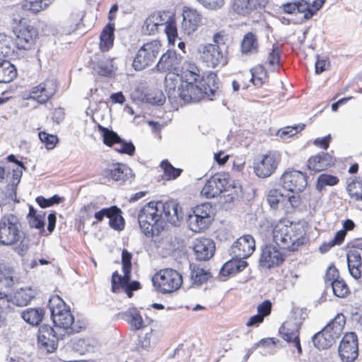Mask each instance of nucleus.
Masks as SVG:
<instances>
[{
    "label": "nucleus",
    "instance_id": "f257e3e1",
    "mask_svg": "<svg viewBox=\"0 0 362 362\" xmlns=\"http://www.w3.org/2000/svg\"><path fill=\"white\" fill-rule=\"evenodd\" d=\"M184 216L182 207L175 201L151 202L140 210L138 220L143 233L151 237L158 235L168 223L180 226Z\"/></svg>",
    "mask_w": 362,
    "mask_h": 362
},
{
    "label": "nucleus",
    "instance_id": "f03ea898",
    "mask_svg": "<svg viewBox=\"0 0 362 362\" xmlns=\"http://www.w3.org/2000/svg\"><path fill=\"white\" fill-rule=\"evenodd\" d=\"M0 244L14 246L19 255H24L29 247V240L22 230L21 224L17 216L6 214L0 219Z\"/></svg>",
    "mask_w": 362,
    "mask_h": 362
},
{
    "label": "nucleus",
    "instance_id": "7ed1b4c3",
    "mask_svg": "<svg viewBox=\"0 0 362 362\" xmlns=\"http://www.w3.org/2000/svg\"><path fill=\"white\" fill-rule=\"evenodd\" d=\"M305 231L298 224L280 221L274 227V242L282 250L296 251L305 241Z\"/></svg>",
    "mask_w": 362,
    "mask_h": 362
},
{
    "label": "nucleus",
    "instance_id": "20e7f679",
    "mask_svg": "<svg viewBox=\"0 0 362 362\" xmlns=\"http://www.w3.org/2000/svg\"><path fill=\"white\" fill-rule=\"evenodd\" d=\"M180 68L182 73L180 94L183 100L189 102L197 99L202 94V88L197 84L200 79L199 69L195 64L188 61L181 64Z\"/></svg>",
    "mask_w": 362,
    "mask_h": 362
},
{
    "label": "nucleus",
    "instance_id": "39448f33",
    "mask_svg": "<svg viewBox=\"0 0 362 362\" xmlns=\"http://www.w3.org/2000/svg\"><path fill=\"white\" fill-rule=\"evenodd\" d=\"M345 322L344 315L337 314L334 319L313 336L314 346L318 349L329 348L341 337Z\"/></svg>",
    "mask_w": 362,
    "mask_h": 362
},
{
    "label": "nucleus",
    "instance_id": "423d86ee",
    "mask_svg": "<svg viewBox=\"0 0 362 362\" xmlns=\"http://www.w3.org/2000/svg\"><path fill=\"white\" fill-rule=\"evenodd\" d=\"M152 282L158 292L165 294L177 290L182 285V278L176 270L167 268L158 272L153 276Z\"/></svg>",
    "mask_w": 362,
    "mask_h": 362
},
{
    "label": "nucleus",
    "instance_id": "0eeeda50",
    "mask_svg": "<svg viewBox=\"0 0 362 362\" xmlns=\"http://www.w3.org/2000/svg\"><path fill=\"white\" fill-rule=\"evenodd\" d=\"M49 308L51 312V316L56 327L64 329H71L74 331L71 327L74 323V316L70 310L66 308L63 300L59 296H54L49 298Z\"/></svg>",
    "mask_w": 362,
    "mask_h": 362
},
{
    "label": "nucleus",
    "instance_id": "6e6552de",
    "mask_svg": "<svg viewBox=\"0 0 362 362\" xmlns=\"http://www.w3.org/2000/svg\"><path fill=\"white\" fill-rule=\"evenodd\" d=\"M326 0H314L312 3L307 0H292L282 4L279 8L284 13H303L305 20L310 19L318 11Z\"/></svg>",
    "mask_w": 362,
    "mask_h": 362
},
{
    "label": "nucleus",
    "instance_id": "1a4fd4ad",
    "mask_svg": "<svg viewBox=\"0 0 362 362\" xmlns=\"http://www.w3.org/2000/svg\"><path fill=\"white\" fill-rule=\"evenodd\" d=\"M161 49V43L158 40H152L145 43L136 52L132 66L135 70L140 71L151 66L156 60Z\"/></svg>",
    "mask_w": 362,
    "mask_h": 362
},
{
    "label": "nucleus",
    "instance_id": "9d476101",
    "mask_svg": "<svg viewBox=\"0 0 362 362\" xmlns=\"http://www.w3.org/2000/svg\"><path fill=\"white\" fill-rule=\"evenodd\" d=\"M281 160L279 151H271L256 158L254 170L257 176L262 178L269 177L276 169Z\"/></svg>",
    "mask_w": 362,
    "mask_h": 362
},
{
    "label": "nucleus",
    "instance_id": "9b49d317",
    "mask_svg": "<svg viewBox=\"0 0 362 362\" xmlns=\"http://www.w3.org/2000/svg\"><path fill=\"white\" fill-rule=\"evenodd\" d=\"M300 320L295 316H290L279 328L281 337L287 342L293 344L297 349L298 354H301L302 348L299 339Z\"/></svg>",
    "mask_w": 362,
    "mask_h": 362
},
{
    "label": "nucleus",
    "instance_id": "f8f14e48",
    "mask_svg": "<svg viewBox=\"0 0 362 362\" xmlns=\"http://www.w3.org/2000/svg\"><path fill=\"white\" fill-rule=\"evenodd\" d=\"M58 83L55 78H49L34 86L30 90L29 99L45 104L52 98L57 90Z\"/></svg>",
    "mask_w": 362,
    "mask_h": 362
},
{
    "label": "nucleus",
    "instance_id": "ddd939ff",
    "mask_svg": "<svg viewBox=\"0 0 362 362\" xmlns=\"http://www.w3.org/2000/svg\"><path fill=\"white\" fill-rule=\"evenodd\" d=\"M281 181L285 189L294 193L303 192L308 185L305 174L293 168L288 169L284 173Z\"/></svg>",
    "mask_w": 362,
    "mask_h": 362
},
{
    "label": "nucleus",
    "instance_id": "4468645a",
    "mask_svg": "<svg viewBox=\"0 0 362 362\" xmlns=\"http://www.w3.org/2000/svg\"><path fill=\"white\" fill-rule=\"evenodd\" d=\"M202 59L208 67L216 68L227 64L226 53L219 45L207 44L203 47Z\"/></svg>",
    "mask_w": 362,
    "mask_h": 362
},
{
    "label": "nucleus",
    "instance_id": "2eb2a0df",
    "mask_svg": "<svg viewBox=\"0 0 362 362\" xmlns=\"http://www.w3.org/2000/svg\"><path fill=\"white\" fill-rule=\"evenodd\" d=\"M286 255L280 250V247L272 244H267L262 247L259 260V266L265 269H271L281 264Z\"/></svg>",
    "mask_w": 362,
    "mask_h": 362
},
{
    "label": "nucleus",
    "instance_id": "dca6fc26",
    "mask_svg": "<svg viewBox=\"0 0 362 362\" xmlns=\"http://www.w3.org/2000/svg\"><path fill=\"white\" fill-rule=\"evenodd\" d=\"M228 175L218 173L212 176L203 187L201 193L208 199L214 198L226 190Z\"/></svg>",
    "mask_w": 362,
    "mask_h": 362
},
{
    "label": "nucleus",
    "instance_id": "f3484780",
    "mask_svg": "<svg viewBox=\"0 0 362 362\" xmlns=\"http://www.w3.org/2000/svg\"><path fill=\"white\" fill-rule=\"evenodd\" d=\"M339 354L343 362H353L358 356V339L354 332L346 334L339 346Z\"/></svg>",
    "mask_w": 362,
    "mask_h": 362
},
{
    "label": "nucleus",
    "instance_id": "a211bd4d",
    "mask_svg": "<svg viewBox=\"0 0 362 362\" xmlns=\"http://www.w3.org/2000/svg\"><path fill=\"white\" fill-rule=\"evenodd\" d=\"M103 132V142L107 146L115 145V150L120 153H126L132 156L135 151V147L132 142L123 141L117 133L105 127H100Z\"/></svg>",
    "mask_w": 362,
    "mask_h": 362
},
{
    "label": "nucleus",
    "instance_id": "6ab92c4d",
    "mask_svg": "<svg viewBox=\"0 0 362 362\" xmlns=\"http://www.w3.org/2000/svg\"><path fill=\"white\" fill-rule=\"evenodd\" d=\"M255 250V241L250 235L240 237L231 247V254L235 257L243 259L248 258Z\"/></svg>",
    "mask_w": 362,
    "mask_h": 362
},
{
    "label": "nucleus",
    "instance_id": "aec40b11",
    "mask_svg": "<svg viewBox=\"0 0 362 362\" xmlns=\"http://www.w3.org/2000/svg\"><path fill=\"white\" fill-rule=\"evenodd\" d=\"M182 57L176 53L175 51L168 50L160 58L156 64V69L160 72H176L180 71Z\"/></svg>",
    "mask_w": 362,
    "mask_h": 362
},
{
    "label": "nucleus",
    "instance_id": "412c9836",
    "mask_svg": "<svg viewBox=\"0 0 362 362\" xmlns=\"http://www.w3.org/2000/svg\"><path fill=\"white\" fill-rule=\"evenodd\" d=\"M192 248L196 259L199 261L209 260L214 256L215 252L214 241L206 238L195 239Z\"/></svg>",
    "mask_w": 362,
    "mask_h": 362
},
{
    "label": "nucleus",
    "instance_id": "4be33fe9",
    "mask_svg": "<svg viewBox=\"0 0 362 362\" xmlns=\"http://www.w3.org/2000/svg\"><path fill=\"white\" fill-rule=\"evenodd\" d=\"M202 16L196 10L185 6L182 11V29L187 35L195 32L201 25Z\"/></svg>",
    "mask_w": 362,
    "mask_h": 362
},
{
    "label": "nucleus",
    "instance_id": "5701e85b",
    "mask_svg": "<svg viewBox=\"0 0 362 362\" xmlns=\"http://www.w3.org/2000/svg\"><path fill=\"white\" fill-rule=\"evenodd\" d=\"M38 344L47 352H53L57 346V337L53 328L46 324L40 326L37 335Z\"/></svg>",
    "mask_w": 362,
    "mask_h": 362
},
{
    "label": "nucleus",
    "instance_id": "b1692460",
    "mask_svg": "<svg viewBox=\"0 0 362 362\" xmlns=\"http://www.w3.org/2000/svg\"><path fill=\"white\" fill-rule=\"evenodd\" d=\"M37 30L33 26H21L16 32V45L18 49H28L34 44Z\"/></svg>",
    "mask_w": 362,
    "mask_h": 362
},
{
    "label": "nucleus",
    "instance_id": "393cba45",
    "mask_svg": "<svg viewBox=\"0 0 362 362\" xmlns=\"http://www.w3.org/2000/svg\"><path fill=\"white\" fill-rule=\"evenodd\" d=\"M334 164L333 158L328 153L321 152L310 157L308 160V168L314 172L325 170Z\"/></svg>",
    "mask_w": 362,
    "mask_h": 362
},
{
    "label": "nucleus",
    "instance_id": "a878e982",
    "mask_svg": "<svg viewBox=\"0 0 362 362\" xmlns=\"http://www.w3.org/2000/svg\"><path fill=\"white\" fill-rule=\"evenodd\" d=\"M105 175L107 177H110L119 184L124 183L132 176L131 168L122 163L112 165L108 169L105 170Z\"/></svg>",
    "mask_w": 362,
    "mask_h": 362
},
{
    "label": "nucleus",
    "instance_id": "bb28decb",
    "mask_svg": "<svg viewBox=\"0 0 362 362\" xmlns=\"http://www.w3.org/2000/svg\"><path fill=\"white\" fill-rule=\"evenodd\" d=\"M346 260L350 274L356 279L361 276V254L358 250L351 249L346 254Z\"/></svg>",
    "mask_w": 362,
    "mask_h": 362
},
{
    "label": "nucleus",
    "instance_id": "cd10ccee",
    "mask_svg": "<svg viewBox=\"0 0 362 362\" xmlns=\"http://www.w3.org/2000/svg\"><path fill=\"white\" fill-rule=\"evenodd\" d=\"M216 76L215 74H210L206 78L203 80V83L199 85L202 88V94L195 100H198L204 95L212 100L218 94V87L216 83Z\"/></svg>",
    "mask_w": 362,
    "mask_h": 362
},
{
    "label": "nucleus",
    "instance_id": "c85d7f7f",
    "mask_svg": "<svg viewBox=\"0 0 362 362\" xmlns=\"http://www.w3.org/2000/svg\"><path fill=\"white\" fill-rule=\"evenodd\" d=\"M181 85L182 79L179 78V74H177V76L168 74L165 80V91L168 93V97L179 96L183 100V97L180 94Z\"/></svg>",
    "mask_w": 362,
    "mask_h": 362
},
{
    "label": "nucleus",
    "instance_id": "c756f323",
    "mask_svg": "<svg viewBox=\"0 0 362 362\" xmlns=\"http://www.w3.org/2000/svg\"><path fill=\"white\" fill-rule=\"evenodd\" d=\"M123 276L119 274L117 272H115L112 275L111 284H112V291L117 293L120 287H129L132 290L136 291L140 288L139 282L136 281H130L131 276L128 274V279L127 281H122Z\"/></svg>",
    "mask_w": 362,
    "mask_h": 362
},
{
    "label": "nucleus",
    "instance_id": "7c9ffc66",
    "mask_svg": "<svg viewBox=\"0 0 362 362\" xmlns=\"http://www.w3.org/2000/svg\"><path fill=\"white\" fill-rule=\"evenodd\" d=\"M247 263L242 258L235 257L226 262L220 271V274L226 276L243 271Z\"/></svg>",
    "mask_w": 362,
    "mask_h": 362
},
{
    "label": "nucleus",
    "instance_id": "2f4dec72",
    "mask_svg": "<svg viewBox=\"0 0 362 362\" xmlns=\"http://www.w3.org/2000/svg\"><path fill=\"white\" fill-rule=\"evenodd\" d=\"M259 41L257 35L251 32L246 33L241 42V52L245 54H253L258 52Z\"/></svg>",
    "mask_w": 362,
    "mask_h": 362
},
{
    "label": "nucleus",
    "instance_id": "473e14b6",
    "mask_svg": "<svg viewBox=\"0 0 362 362\" xmlns=\"http://www.w3.org/2000/svg\"><path fill=\"white\" fill-rule=\"evenodd\" d=\"M13 285V272L10 269H5L0 274V299L6 300Z\"/></svg>",
    "mask_w": 362,
    "mask_h": 362
},
{
    "label": "nucleus",
    "instance_id": "72a5a7b5",
    "mask_svg": "<svg viewBox=\"0 0 362 362\" xmlns=\"http://www.w3.org/2000/svg\"><path fill=\"white\" fill-rule=\"evenodd\" d=\"M17 76V71L9 61L0 59V83H9Z\"/></svg>",
    "mask_w": 362,
    "mask_h": 362
},
{
    "label": "nucleus",
    "instance_id": "f704fd0d",
    "mask_svg": "<svg viewBox=\"0 0 362 362\" xmlns=\"http://www.w3.org/2000/svg\"><path fill=\"white\" fill-rule=\"evenodd\" d=\"M187 223L189 229L195 233H199L209 228L211 221L210 219H205L204 218L197 216V214L192 211L187 216Z\"/></svg>",
    "mask_w": 362,
    "mask_h": 362
},
{
    "label": "nucleus",
    "instance_id": "c9c22d12",
    "mask_svg": "<svg viewBox=\"0 0 362 362\" xmlns=\"http://www.w3.org/2000/svg\"><path fill=\"white\" fill-rule=\"evenodd\" d=\"M35 294V291L30 287L22 288L14 293L11 301L18 306H25L34 298Z\"/></svg>",
    "mask_w": 362,
    "mask_h": 362
},
{
    "label": "nucleus",
    "instance_id": "e433bc0d",
    "mask_svg": "<svg viewBox=\"0 0 362 362\" xmlns=\"http://www.w3.org/2000/svg\"><path fill=\"white\" fill-rule=\"evenodd\" d=\"M45 311L41 308H28L21 312V317L31 325H38L42 321Z\"/></svg>",
    "mask_w": 362,
    "mask_h": 362
},
{
    "label": "nucleus",
    "instance_id": "4c0bfd02",
    "mask_svg": "<svg viewBox=\"0 0 362 362\" xmlns=\"http://www.w3.org/2000/svg\"><path fill=\"white\" fill-rule=\"evenodd\" d=\"M125 320L130 325L132 329L138 330L144 327V322L138 310L129 308L124 314Z\"/></svg>",
    "mask_w": 362,
    "mask_h": 362
},
{
    "label": "nucleus",
    "instance_id": "58836bf2",
    "mask_svg": "<svg viewBox=\"0 0 362 362\" xmlns=\"http://www.w3.org/2000/svg\"><path fill=\"white\" fill-rule=\"evenodd\" d=\"M114 30L115 28L112 24H108L104 28L100 35V47L102 51H108L112 46L114 42Z\"/></svg>",
    "mask_w": 362,
    "mask_h": 362
},
{
    "label": "nucleus",
    "instance_id": "ea45409f",
    "mask_svg": "<svg viewBox=\"0 0 362 362\" xmlns=\"http://www.w3.org/2000/svg\"><path fill=\"white\" fill-rule=\"evenodd\" d=\"M50 4L51 0H24L21 6L25 11L36 13L46 9Z\"/></svg>",
    "mask_w": 362,
    "mask_h": 362
},
{
    "label": "nucleus",
    "instance_id": "a19ab883",
    "mask_svg": "<svg viewBox=\"0 0 362 362\" xmlns=\"http://www.w3.org/2000/svg\"><path fill=\"white\" fill-rule=\"evenodd\" d=\"M190 276L194 284L201 285L210 277V273L194 264L189 265Z\"/></svg>",
    "mask_w": 362,
    "mask_h": 362
},
{
    "label": "nucleus",
    "instance_id": "79ce46f5",
    "mask_svg": "<svg viewBox=\"0 0 362 362\" xmlns=\"http://www.w3.org/2000/svg\"><path fill=\"white\" fill-rule=\"evenodd\" d=\"M250 81L257 87H261L267 79V72L264 66L259 65L250 70Z\"/></svg>",
    "mask_w": 362,
    "mask_h": 362
},
{
    "label": "nucleus",
    "instance_id": "37998d69",
    "mask_svg": "<svg viewBox=\"0 0 362 362\" xmlns=\"http://www.w3.org/2000/svg\"><path fill=\"white\" fill-rule=\"evenodd\" d=\"M8 160L10 162L15 163L16 164V167L12 169V186L13 187H16L21 181V178L22 177L23 171L25 169L22 162L18 161L15 156L9 155L7 158Z\"/></svg>",
    "mask_w": 362,
    "mask_h": 362
},
{
    "label": "nucleus",
    "instance_id": "c03bdc74",
    "mask_svg": "<svg viewBox=\"0 0 362 362\" xmlns=\"http://www.w3.org/2000/svg\"><path fill=\"white\" fill-rule=\"evenodd\" d=\"M112 208L114 209L110 212V216L108 218L110 226L116 230H122L124 226V221L121 215L122 211L115 206Z\"/></svg>",
    "mask_w": 362,
    "mask_h": 362
},
{
    "label": "nucleus",
    "instance_id": "a18cd8bd",
    "mask_svg": "<svg viewBox=\"0 0 362 362\" xmlns=\"http://www.w3.org/2000/svg\"><path fill=\"white\" fill-rule=\"evenodd\" d=\"M286 196L281 189H272L268 192L267 202L273 209L277 208L279 204H286Z\"/></svg>",
    "mask_w": 362,
    "mask_h": 362
},
{
    "label": "nucleus",
    "instance_id": "49530a36",
    "mask_svg": "<svg viewBox=\"0 0 362 362\" xmlns=\"http://www.w3.org/2000/svg\"><path fill=\"white\" fill-rule=\"evenodd\" d=\"M160 167L167 180L178 177L182 173L181 169L173 167L167 160L161 162Z\"/></svg>",
    "mask_w": 362,
    "mask_h": 362
},
{
    "label": "nucleus",
    "instance_id": "de8ad7c7",
    "mask_svg": "<svg viewBox=\"0 0 362 362\" xmlns=\"http://www.w3.org/2000/svg\"><path fill=\"white\" fill-rule=\"evenodd\" d=\"M192 211L205 219H210L211 222L213 221L214 209L209 203L197 205L193 209Z\"/></svg>",
    "mask_w": 362,
    "mask_h": 362
},
{
    "label": "nucleus",
    "instance_id": "09e8293b",
    "mask_svg": "<svg viewBox=\"0 0 362 362\" xmlns=\"http://www.w3.org/2000/svg\"><path fill=\"white\" fill-rule=\"evenodd\" d=\"M347 190L352 199L362 201V180H353L349 183Z\"/></svg>",
    "mask_w": 362,
    "mask_h": 362
},
{
    "label": "nucleus",
    "instance_id": "8fccbe9b",
    "mask_svg": "<svg viewBox=\"0 0 362 362\" xmlns=\"http://www.w3.org/2000/svg\"><path fill=\"white\" fill-rule=\"evenodd\" d=\"M11 38L3 33H0V55L9 57L13 53Z\"/></svg>",
    "mask_w": 362,
    "mask_h": 362
},
{
    "label": "nucleus",
    "instance_id": "3c124183",
    "mask_svg": "<svg viewBox=\"0 0 362 362\" xmlns=\"http://www.w3.org/2000/svg\"><path fill=\"white\" fill-rule=\"evenodd\" d=\"M339 182V179L333 175L322 174L319 176L316 184V188L321 192L325 186H334Z\"/></svg>",
    "mask_w": 362,
    "mask_h": 362
},
{
    "label": "nucleus",
    "instance_id": "603ef678",
    "mask_svg": "<svg viewBox=\"0 0 362 362\" xmlns=\"http://www.w3.org/2000/svg\"><path fill=\"white\" fill-rule=\"evenodd\" d=\"M346 235V230H340L337 231L332 240H331L327 243H324L322 245H321L320 248V251L322 252H326L334 245H341L344 241Z\"/></svg>",
    "mask_w": 362,
    "mask_h": 362
},
{
    "label": "nucleus",
    "instance_id": "864d4df0",
    "mask_svg": "<svg viewBox=\"0 0 362 362\" xmlns=\"http://www.w3.org/2000/svg\"><path fill=\"white\" fill-rule=\"evenodd\" d=\"M132 258V253L124 249L122 252V270L124 272L122 281H127L128 279V274L131 273Z\"/></svg>",
    "mask_w": 362,
    "mask_h": 362
},
{
    "label": "nucleus",
    "instance_id": "5fc2aeb1",
    "mask_svg": "<svg viewBox=\"0 0 362 362\" xmlns=\"http://www.w3.org/2000/svg\"><path fill=\"white\" fill-rule=\"evenodd\" d=\"M332 287L334 294L339 298H344L349 293L348 286L341 279L334 281V282H332Z\"/></svg>",
    "mask_w": 362,
    "mask_h": 362
},
{
    "label": "nucleus",
    "instance_id": "6e6d98bb",
    "mask_svg": "<svg viewBox=\"0 0 362 362\" xmlns=\"http://www.w3.org/2000/svg\"><path fill=\"white\" fill-rule=\"evenodd\" d=\"M234 11L240 15H246L252 9L250 0H235L233 3Z\"/></svg>",
    "mask_w": 362,
    "mask_h": 362
},
{
    "label": "nucleus",
    "instance_id": "4d7b16f0",
    "mask_svg": "<svg viewBox=\"0 0 362 362\" xmlns=\"http://www.w3.org/2000/svg\"><path fill=\"white\" fill-rule=\"evenodd\" d=\"M281 54V50L279 45L274 44L269 52L266 63L270 66H278L279 65Z\"/></svg>",
    "mask_w": 362,
    "mask_h": 362
},
{
    "label": "nucleus",
    "instance_id": "13d9d810",
    "mask_svg": "<svg viewBox=\"0 0 362 362\" xmlns=\"http://www.w3.org/2000/svg\"><path fill=\"white\" fill-rule=\"evenodd\" d=\"M39 139L45 144L48 150L53 149L58 143V138L56 135L49 134L45 132H40L38 134Z\"/></svg>",
    "mask_w": 362,
    "mask_h": 362
},
{
    "label": "nucleus",
    "instance_id": "bf43d9fd",
    "mask_svg": "<svg viewBox=\"0 0 362 362\" xmlns=\"http://www.w3.org/2000/svg\"><path fill=\"white\" fill-rule=\"evenodd\" d=\"M152 20L154 21L156 26L160 29V27L165 26L166 23L172 18L168 12L158 11L150 15Z\"/></svg>",
    "mask_w": 362,
    "mask_h": 362
},
{
    "label": "nucleus",
    "instance_id": "052dcab7",
    "mask_svg": "<svg viewBox=\"0 0 362 362\" xmlns=\"http://www.w3.org/2000/svg\"><path fill=\"white\" fill-rule=\"evenodd\" d=\"M165 32L167 35L169 43L174 45L177 38V30L175 22L171 18L169 23L164 26Z\"/></svg>",
    "mask_w": 362,
    "mask_h": 362
},
{
    "label": "nucleus",
    "instance_id": "680f3d73",
    "mask_svg": "<svg viewBox=\"0 0 362 362\" xmlns=\"http://www.w3.org/2000/svg\"><path fill=\"white\" fill-rule=\"evenodd\" d=\"M304 126V124H298L293 127H286L282 129L279 130L277 133V135L280 136L281 139L291 137L296 134L298 132L303 130Z\"/></svg>",
    "mask_w": 362,
    "mask_h": 362
},
{
    "label": "nucleus",
    "instance_id": "e2e57ef3",
    "mask_svg": "<svg viewBox=\"0 0 362 362\" xmlns=\"http://www.w3.org/2000/svg\"><path fill=\"white\" fill-rule=\"evenodd\" d=\"M146 101L154 105H162L165 102V97L160 90H156L146 95Z\"/></svg>",
    "mask_w": 362,
    "mask_h": 362
},
{
    "label": "nucleus",
    "instance_id": "0e129e2a",
    "mask_svg": "<svg viewBox=\"0 0 362 362\" xmlns=\"http://www.w3.org/2000/svg\"><path fill=\"white\" fill-rule=\"evenodd\" d=\"M159 31L158 28L155 24L150 16L146 19L142 26V33L144 35H155Z\"/></svg>",
    "mask_w": 362,
    "mask_h": 362
},
{
    "label": "nucleus",
    "instance_id": "69168bd1",
    "mask_svg": "<svg viewBox=\"0 0 362 362\" xmlns=\"http://www.w3.org/2000/svg\"><path fill=\"white\" fill-rule=\"evenodd\" d=\"M98 74L101 76H107L112 74L113 71V64L112 61L107 59V61L100 62L98 66Z\"/></svg>",
    "mask_w": 362,
    "mask_h": 362
},
{
    "label": "nucleus",
    "instance_id": "338daca9",
    "mask_svg": "<svg viewBox=\"0 0 362 362\" xmlns=\"http://www.w3.org/2000/svg\"><path fill=\"white\" fill-rule=\"evenodd\" d=\"M45 214H38L37 216H31L28 219L30 226L32 228H35L44 230L45 222H44Z\"/></svg>",
    "mask_w": 362,
    "mask_h": 362
},
{
    "label": "nucleus",
    "instance_id": "774afa93",
    "mask_svg": "<svg viewBox=\"0 0 362 362\" xmlns=\"http://www.w3.org/2000/svg\"><path fill=\"white\" fill-rule=\"evenodd\" d=\"M205 8L211 10L221 8L224 4V0H198Z\"/></svg>",
    "mask_w": 362,
    "mask_h": 362
}]
</instances>
